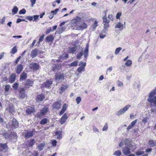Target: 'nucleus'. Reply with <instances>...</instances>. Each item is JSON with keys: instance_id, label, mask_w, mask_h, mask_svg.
<instances>
[{"instance_id": "obj_55", "label": "nucleus", "mask_w": 156, "mask_h": 156, "mask_svg": "<svg viewBox=\"0 0 156 156\" xmlns=\"http://www.w3.org/2000/svg\"><path fill=\"white\" fill-rule=\"evenodd\" d=\"M122 15V12H118L116 15V18L117 19H119L120 17Z\"/></svg>"}, {"instance_id": "obj_1", "label": "nucleus", "mask_w": 156, "mask_h": 156, "mask_svg": "<svg viewBox=\"0 0 156 156\" xmlns=\"http://www.w3.org/2000/svg\"><path fill=\"white\" fill-rule=\"evenodd\" d=\"M130 107L131 105L128 104L126 105L123 108L117 111L116 114L118 116H119L123 114L127 111Z\"/></svg>"}, {"instance_id": "obj_59", "label": "nucleus", "mask_w": 156, "mask_h": 156, "mask_svg": "<svg viewBox=\"0 0 156 156\" xmlns=\"http://www.w3.org/2000/svg\"><path fill=\"white\" fill-rule=\"evenodd\" d=\"M93 131L97 133H99V130L97 129V128L95 127V126H93Z\"/></svg>"}, {"instance_id": "obj_2", "label": "nucleus", "mask_w": 156, "mask_h": 156, "mask_svg": "<svg viewBox=\"0 0 156 156\" xmlns=\"http://www.w3.org/2000/svg\"><path fill=\"white\" fill-rule=\"evenodd\" d=\"M55 77L57 83L64 81L65 79L63 73L57 74L55 75Z\"/></svg>"}, {"instance_id": "obj_15", "label": "nucleus", "mask_w": 156, "mask_h": 156, "mask_svg": "<svg viewBox=\"0 0 156 156\" xmlns=\"http://www.w3.org/2000/svg\"><path fill=\"white\" fill-rule=\"evenodd\" d=\"M125 144L127 147H129L130 148H132L133 145L131 143V140L126 139L124 141Z\"/></svg>"}, {"instance_id": "obj_52", "label": "nucleus", "mask_w": 156, "mask_h": 156, "mask_svg": "<svg viewBox=\"0 0 156 156\" xmlns=\"http://www.w3.org/2000/svg\"><path fill=\"white\" fill-rule=\"evenodd\" d=\"M83 52L82 51L78 53L76 56L77 58H79L83 55Z\"/></svg>"}, {"instance_id": "obj_8", "label": "nucleus", "mask_w": 156, "mask_h": 156, "mask_svg": "<svg viewBox=\"0 0 156 156\" xmlns=\"http://www.w3.org/2000/svg\"><path fill=\"white\" fill-rule=\"evenodd\" d=\"M33 84V82L32 80L30 79H27L25 83L24 86L26 87L29 88L32 86Z\"/></svg>"}, {"instance_id": "obj_53", "label": "nucleus", "mask_w": 156, "mask_h": 156, "mask_svg": "<svg viewBox=\"0 0 156 156\" xmlns=\"http://www.w3.org/2000/svg\"><path fill=\"white\" fill-rule=\"evenodd\" d=\"M10 88V86L9 85H6L5 86V91L6 92H8L9 91Z\"/></svg>"}, {"instance_id": "obj_47", "label": "nucleus", "mask_w": 156, "mask_h": 156, "mask_svg": "<svg viewBox=\"0 0 156 156\" xmlns=\"http://www.w3.org/2000/svg\"><path fill=\"white\" fill-rule=\"evenodd\" d=\"M78 65L77 61L71 63L69 65L70 66H76Z\"/></svg>"}, {"instance_id": "obj_17", "label": "nucleus", "mask_w": 156, "mask_h": 156, "mask_svg": "<svg viewBox=\"0 0 156 156\" xmlns=\"http://www.w3.org/2000/svg\"><path fill=\"white\" fill-rule=\"evenodd\" d=\"M35 111V108L32 107H28L26 110V112L28 114H31Z\"/></svg>"}, {"instance_id": "obj_37", "label": "nucleus", "mask_w": 156, "mask_h": 156, "mask_svg": "<svg viewBox=\"0 0 156 156\" xmlns=\"http://www.w3.org/2000/svg\"><path fill=\"white\" fill-rule=\"evenodd\" d=\"M81 18L79 16H77L76 18L73 20V22L75 24H77V23L81 20Z\"/></svg>"}, {"instance_id": "obj_32", "label": "nucleus", "mask_w": 156, "mask_h": 156, "mask_svg": "<svg viewBox=\"0 0 156 156\" xmlns=\"http://www.w3.org/2000/svg\"><path fill=\"white\" fill-rule=\"evenodd\" d=\"M46 40L48 42H51L54 39V37L52 35H50L47 36L46 38Z\"/></svg>"}, {"instance_id": "obj_63", "label": "nucleus", "mask_w": 156, "mask_h": 156, "mask_svg": "<svg viewBox=\"0 0 156 156\" xmlns=\"http://www.w3.org/2000/svg\"><path fill=\"white\" fill-rule=\"evenodd\" d=\"M137 121V119H136L135 120L133 121L130 124L132 125L133 126L136 123Z\"/></svg>"}, {"instance_id": "obj_39", "label": "nucleus", "mask_w": 156, "mask_h": 156, "mask_svg": "<svg viewBox=\"0 0 156 156\" xmlns=\"http://www.w3.org/2000/svg\"><path fill=\"white\" fill-rule=\"evenodd\" d=\"M18 8L16 6H14L12 10V12L14 14H16L18 11Z\"/></svg>"}, {"instance_id": "obj_48", "label": "nucleus", "mask_w": 156, "mask_h": 156, "mask_svg": "<svg viewBox=\"0 0 156 156\" xmlns=\"http://www.w3.org/2000/svg\"><path fill=\"white\" fill-rule=\"evenodd\" d=\"M108 129V125L107 123H105V125L102 128V130L103 131H107Z\"/></svg>"}, {"instance_id": "obj_26", "label": "nucleus", "mask_w": 156, "mask_h": 156, "mask_svg": "<svg viewBox=\"0 0 156 156\" xmlns=\"http://www.w3.org/2000/svg\"><path fill=\"white\" fill-rule=\"evenodd\" d=\"M106 11H104L105 13V16L103 18V23H109L110 22L109 20H107L106 16Z\"/></svg>"}, {"instance_id": "obj_56", "label": "nucleus", "mask_w": 156, "mask_h": 156, "mask_svg": "<svg viewBox=\"0 0 156 156\" xmlns=\"http://www.w3.org/2000/svg\"><path fill=\"white\" fill-rule=\"evenodd\" d=\"M98 21H95L94 22V24L92 25V27L94 29H95L96 27L98 26Z\"/></svg>"}, {"instance_id": "obj_19", "label": "nucleus", "mask_w": 156, "mask_h": 156, "mask_svg": "<svg viewBox=\"0 0 156 156\" xmlns=\"http://www.w3.org/2000/svg\"><path fill=\"white\" fill-rule=\"evenodd\" d=\"M122 152L124 155H127L130 153V149L128 147H124L122 149Z\"/></svg>"}, {"instance_id": "obj_64", "label": "nucleus", "mask_w": 156, "mask_h": 156, "mask_svg": "<svg viewBox=\"0 0 156 156\" xmlns=\"http://www.w3.org/2000/svg\"><path fill=\"white\" fill-rule=\"evenodd\" d=\"M125 144L124 141H122L119 144V146L120 147H122Z\"/></svg>"}, {"instance_id": "obj_34", "label": "nucleus", "mask_w": 156, "mask_h": 156, "mask_svg": "<svg viewBox=\"0 0 156 156\" xmlns=\"http://www.w3.org/2000/svg\"><path fill=\"white\" fill-rule=\"evenodd\" d=\"M148 144L151 147H154L156 145V142L153 140H151L149 141Z\"/></svg>"}, {"instance_id": "obj_49", "label": "nucleus", "mask_w": 156, "mask_h": 156, "mask_svg": "<svg viewBox=\"0 0 156 156\" xmlns=\"http://www.w3.org/2000/svg\"><path fill=\"white\" fill-rule=\"evenodd\" d=\"M39 16V15H34L33 16V18H34L33 21L37 22V19H38Z\"/></svg>"}, {"instance_id": "obj_11", "label": "nucleus", "mask_w": 156, "mask_h": 156, "mask_svg": "<svg viewBox=\"0 0 156 156\" xmlns=\"http://www.w3.org/2000/svg\"><path fill=\"white\" fill-rule=\"evenodd\" d=\"M147 101L151 103V105L153 104L155 106H156V97L153 98H148Z\"/></svg>"}, {"instance_id": "obj_31", "label": "nucleus", "mask_w": 156, "mask_h": 156, "mask_svg": "<svg viewBox=\"0 0 156 156\" xmlns=\"http://www.w3.org/2000/svg\"><path fill=\"white\" fill-rule=\"evenodd\" d=\"M104 23V28L102 31V32L104 33H106V31L107 30L106 29L107 28L109 27V23Z\"/></svg>"}, {"instance_id": "obj_38", "label": "nucleus", "mask_w": 156, "mask_h": 156, "mask_svg": "<svg viewBox=\"0 0 156 156\" xmlns=\"http://www.w3.org/2000/svg\"><path fill=\"white\" fill-rule=\"evenodd\" d=\"M47 120L48 119L46 118L43 119L40 122V123L41 125H44L47 123Z\"/></svg>"}, {"instance_id": "obj_4", "label": "nucleus", "mask_w": 156, "mask_h": 156, "mask_svg": "<svg viewBox=\"0 0 156 156\" xmlns=\"http://www.w3.org/2000/svg\"><path fill=\"white\" fill-rule=\"evenodd\" d=\"M61 105L60 101H58L53 103L52 106L53 109L58 110L61 108Z\"/></svg>"}, {"instance_id": "obj_35", "label": "nucleus", "mask_w": 156, "mask_h": 156, "mask_svg": "<svg viewBox=\"0 0 156 156\" xmlns=\"http://www.w3.org/2000/svg\"><path fill=\"white\" fill-rule=\"evenodd\" d=\"M132 65V61L130 59H128L126 62L125 63V66L127 67H129L131 66Z\"/></svg>"}, {"instance_id": "obj_22", "label": "nucleus", "mask_w": 156, "mask_h": 156, "mask_svg": "<svg viewBox=\"0 0 156 156\" xmlns=\"http://www.w3.org/2000/svg\"><path fill=\"white\" fill-rule=\"evenodd\" d=\"M23 69L22 65L21 64L18 65L17 67L16 72L18 74H20L22 71Z\"/></svg>"}, {"instance_id": "obj_24", "label": "nucleus", "mask_w": 156, "mask_h": 156, "mask_svg": "<svg viewBox=\"0 0 156 156\" xmlns=\"http://www.w3.org/2000/svg\"><path fill=\"white\" fill-rule=\"evenodd\" d=\"M76 47H69L68 52L69 53H73L76 51Z\"/></svg>"}, {"instance_id": "obj_21", "label": "nucleus", "mask_w": 156, "mask_h": 156, "mask_svg": "<svg viewBox=\"0 0 156 156\" xmlns=\"http://www.w3.org/2000/svg\"><path fill=\"white\" fill-rule=\"evenodd\" d=\"M89 44L87 43L86 44L85 49L84 52V57L85 58H87L88 53Z\"/></svg>"}, {"instance_id": "obj_50", "label": "nucleus", "mask_w": 156, "mask_h": 156, "mask_svg": "<svg viewBox=\"0 0 156 156\" xmlns=\"http://www.w3.org/2000/svg\"><path fill=\"white\" fill-rule=\"evenodd\" d=\"M26 12V10L25 9H23L21 10L19 12V14H23L25 13Z\"/></svg>"}, {"instance_id": "obj_33", "label": "nucleus", "mask_w": 156, "mask_h": 156, "mask_svg": "<svg viewBox=\"0 0 156 156\" xmlns=\"http://www.w3.org/2000/svg\"><path fill=\"white\" fill-rule=\"evenodd\" d=\"M156 94V89L152 90L149 95L148 98H152Z\"/></svg>"}, {"instance_id": "obj_20", "label": "nucleus", "mask_w": 156, "mask_h": 156, "mask_svg": "<svg viewBox=\"0 0 156 156\" xmlns=\"http://www.w3.org/2000/svg\"><path fill=\"white\" fill-rule=\"evenodd\" d=\"M35 143V141L34 139L30 140L26 144V145L28 147H32Z\"/></svg>"}, {"instance_id": "obj_27", "label": "nucleus", "mask_w": 156, "mask_h": 156, "mask_svg": "<svg viewBox=\"0 0 156 156\" xmlns=\"http://www.w3.org/2000/svg\"><path fill=\"white\" fill-rule=\"evenodd\" d=\"M67 87V86L62 85L60 88V91L59 92L60 94H62V93L66 89Z\"/></svg>"}, {"instance_id": "obj_10", "label": "nucleus", "mask_w": 156, "mask_h": 156, "mask_svg": "<svg viewBox=\"0 0 156 156\" xmlns=\"http://www.w3.org/2000/svg\"><path fill=\"white\" fill-rule=\"evenodd\" d=\"M18 126V123L16 119H13L11 123V127L13 129H15L17 128Z\"/></svg>"}, {"instance_id": "obj_5", "label": "nucleus", "mask_w": 156, "mask_h": 156, "mask_svg": "<svg viewBox=\"0 0 156 156\" xmlns=\"http://www.w3.org/2000/svg\"><path fill=\"white\" fill-rule=\"evenodd\" d=\"M7 106L6 110L8 111L9 113H12L14 111L15 109L12 104L10 103L7 105Z\"/></svg>"}, {"instance_id": "obj_12", "label": "nucleus", "mask_w": 156, "mask_h": 156, "mask_svg": "<svg viewBox=\"0 0 156 156\" xmlns=\"http://www.w3.org/2000/svg\"><path fill=\"white\" fill-rule=\"evenodd\" d=\"M68 118V116L66 113L63 114L60 120V123L62 125L66 121Z\"/></svg>"}, {"instance_id": "obj_30", "label": "nucleus", "mask_w": 156, "mask_h": 156, "mask_svg": "<svg viewBox=\"0 0 156 156\" xmlns=\"http://www.w3.org/2000/svg\"><path fill=\"white\" fill-rule=\"evenodd\" d=\"M87 27V25L85 23H83L81 25H79L78 27V28L80 30H83L86 29Z\"/></svg>"}, {"instance_id": "obj_54", "label": "nucleus", "mask_w": 156, "mask_h": 156, "mask_svg": "<svg viewBox=\"0 0 156 156\" xmlns=\"http://www.w3.org/2000/svg\"><path fill=\"white\" fill-rule=\"evenodd\" d=\"M57 143V142L56 140H53L51 141V144L54 147H55L56 146Z\"/></svg>"}, {"instance_id": "obj_6", "label": "nucleus", "mask_w": 156, "mask_h": 156, "mask_svg": "<svg viewBox=\"0 0 156 156\" xmlns=\"http://www.w3.org/2000/svg\"><path fill=\"white\" fill-rule=\"evenodd\" d=\"M29 66L30 68L33 70H37L39 68V65L37 63L32 62Z\"/></svg>"}, {"instance_id": "obj_9", "label": "nucleus", "mask_w": 156, "mask_h": 156, "mask_svg": "<svg viewBox=\"0 0 156 156\" xmlns=\"http://www.w3.org/2000/svg\"><path fill=\"white\" fill-rule=\"evenodd\" d=\"M45 98V96L43 94L37 95L36 98V101L40 103L43 101Z\"/></svg>"}, {"instance_id": "obj_36", "label": "nucleus", "mask_w": 156, "mask_h": 156, "mask_svg": "<svg viewBox=\"0 0 156 156\" xmlns=\"http://www.w3.org/2000/svg\"><path fill=\"white\" fill-rule=\"evenodd\" d=\"M17 51V49L16 46H14L12 49L11 51H10V53L12 54H15Z\"/></svg>"}, {"instance_id": "obj_41", "label": "nucleus", "mask_w": 156, "mask_h": 156, "mask_svg": "<svg viewBox=\"0 0 156 156\" xmlns=\"http://www.w3.org/2000/svg\"><path fill=\"white\" fill-rule=\"evenodd\" d=\"M15 76L14 74H12L10 78V81L11 82H13L15 80Z\"/></svg>"}, {"instance_id": "obj_40", "label": "nucleus", "mask_w": 156, "mask_h": 156, "mask_svg": "<svg viewBox=\"0 0 156 156\" xmlns=\"http://www.w3.org/2000/svg\"><path fill=\"white\" fill-rule=\"evenodd\" d=\"M144 152L143 151L138 150L136 152L135 154L137 156H139L144 154Z\"/></svg>"}, {"instance_id": "obj_29", "label": "nucleus", "mask_w": 156, "mask_h": 156, "mask_svg": "<svg viewBox=\"0 0 156 156\" xmlns=\"http://www.w3.org/2000/svg\"><path fill=\"white\" fill-rule=\"evenodd\" d=\"M27 77V73H24V72H23L21 74L20 76V80H23L25 79Z\"/></svg>"}, {"instance_id": "obj_16", "label": "nucleus", "mask_w": 156, "mask_h": 156, "mask_svg": "<svg viewBox=\"0 0 156 156\" xmlns=\"http://www.w3.org/2000/svg\"><path fill=\"white\" fill-rule=\"evenodd\" d=\"M38 51V49L37 48H36L32 50L30 53V56L32 58L35 57L37 55Z\"/></svg>"}, {"instance_id": "obj_18", "label": "nucleus", "mask_w": 156, "mask_h": 156, "mask_svg": "<svg viewBox=\"0 0 156 156\" xmlns=\"http://www.w3.org/2000/svg\"><path fill=\"white\" fill-rule=\"evenodd\" d=\"M86 66V63H83L81 66L79 67L77 69V71L81 73L82 72L85 71V67Z\"/></svg>"}, {"instance_id": "obj_44", "label": "nucleus", "mask_w": 156, "mask_h": 156, "mask_svg": "<svg viewBox=\"0 0 156 156\" xmlns=\"http://www.w3.org/2000/svg\"><path fill=\"white\" fill-rule=\"evenodd\" d=\"M122 48L120 47L116 48L115 49V55H118L119 54V51L122 50Z\"/></svg>"}, {"instance_id": "obj_46", "label": "nucleus", "mask_w": 156, "mask_h": 156, "mask_svg": "<svg viewBox=\"0 0 156 156\" xmlns=\"http://www.w3.org/2000/svg\"><path fill=\"white\" fill-rule=\"evenodd\" d=\"M44 146V144L42 143L38 146V147L40 151H41L43 150V148Z\"/></svg>"}, {"instance_id": "obj_3", "label": "nucleus", "mask_w": 156, "mask_h": 156, "mask_svg": "<svg viewBox=\"0 0 156 156\" xmlns=\"http://www.w3.org/2000/svg\"><path fill=\"white\" fill-rule=\"evenodd\" d=\"M34 134L33 131L30 130H25L23 132L24 137L26 138H28L32 136Z\"/></svg>"}, {"instance_id": "obj_25", "label": "nucleus", "mask_w": 156, "mask_h": 156, "mask_svg": "<svg viewBox=\"0 0 156 156\" xmlns=\"http://www.w3.org/2000/svg\"><path fill=\"white\" fill-rule=\"evenodd\" d=\"M55 134L57 136V138L58 139H60L62 137V131L59 130L55 132Z\"/></svg>"}, {"instance_id": "obj_7", "label": "nucleus", "mask_w": 156, "mask_h": 156, "mask_svg": "<svg viewBox=\"0 0 156 156\" xmlns=\"http://www.w3.org/2000/svg\"><path fill=\"white\" fill-rule=\"evenodd\" d=\"M52 82L51 80L47 81L43 83L41 85V87H42L49 88L52 84Z\"/></svg>"}, {"instance_id": "obj_13", "label": "nucleus", "mask_w": 156, "mask_h": 156, "mask_svg": "<svg viewBox=\"0 0 156 156\" xmlns=\"http://www.w3.org/2000/svg\"><path fill=\"white\" fill-rule=\"evenodd\" d=\"M19 91L20 98L23 99L25 98L26 95L25 94L24 88H20Z\"/></svg>"}, {"instance_id": "obj_14", "label": "nucleus", "mask_w": 156, "mask_h": 156, "mask_svg": "<svg viewBox=\"0 0 156 156\" xmlns=\"http://www.w3.org/2000/svg\"><path fill=\"white\" fill-rule=\"evenodd\" d=\"M8 149L7 145L6 144H0V151H5Z\"/></svg>"}, {"instance_id": "obj_23", "label": "nucleus", "mask_w": 156, "mask_h": 156, "mask_svg": "<svg viewBox=\"0 0 156 156\" xmlns=\"http://www.w3.org/2000/svg\"><path fill=\"white\" fill-rule=\"evenodd\" d=\"M48 108L45 107L43 108L40 111V114L41 115H45L48 111Z\"/></svg>"}, {"instance_id": "obj_62", "label": "nucleus", "mask_w": 156, "mask_h": 156, "mask_svg": "<svg viewBox=\"0 0 156 156\" xmlns=\"http://www.w3.org/2000/svg\"><path fill=\"white\" fill-rule=\"evenodd\" d=\"M22 21L27 22V21L25 20L24 19H20V18H18L17 20L16 23H18L20 22H21Z\"/></svg>"}, {"instance_id": "obj_51", "label": "nucleus", "mask_w": 156, "mask_h": 156, "mask_svg": "<svg viewBox=\"0 0 156 156\" xmlns=\"http://www.w3.org/2000/svg\"><path fill=\"white\" fill-rule=\"evenodd\" d=\"M76 101L77 104H78L81 101V98L80 97H78L76 99Z\"/></svg>"}, {"instance_id": "obj_43", "label": "nucleus", "mask_w": 156, "mask_h": 156, "mask_svg": "<svg viewBox=\"0 0 156 156\" xmlns=\"http://www.w3.org/2000/svg\"><path fill=\"white\" fill-rule=\"evenodd\" d=\"M18 87V83H15L12 85V87L15 90H17Z\"/></svg>"}, {"instance_id": "obj_28", "label": "nucleus", "mask_w": 156, "mask_h": 156, "mask_svg": "<svg viewBox=\"0 0 156 156\" xmlns=\"http://www.w3.org/2000/svg\"><path fill=\"white\" fill-rule=\"evenodd\" d=\"M115 28H119L122 30L123 28V25L120 22H118L115 27Z\"/></svg>"}, {"instance_id": "obj_57", "label": "nucleus", "mask_w": 156, "mask_h": 156, "mask_svg": "<svg viewBox=\"0 0 156 156\" xmlns=\"http://www.w3.org/2000/svg\"><path fill=\"white\" fill-rule=\"evenodd\" d=\"M67 109V105L66 103H65L62 106V109L64 111H66Z\"/></svg>"}, {"instance_id": "obj_45", "label": "nucleus", "mask_w": 156, "mask_h": 156, "mask_svg": "<svg viewBox=\"0 0 156 156\" xmlns=\"http://www.w3.org/2000/svg\"><path fill=\"white\" fill-rule=\"evenodd\" d=\"M11 137L12 138L16 139L17 138V134L15 132H12L11 133L10 135Z\"/></svg>"}, {"instance_id": "obj_61", "label": "nucleus", "mask_w": 156, "mask_h": 156, "mask_svg": "<svg viewBox=\"0 0 156 156\" xmlns=\"http://www.w3.org/2000/svg\"><path fill=\"white\" fill-rule=\"evenodd\" d=\"M57 67L58 66L57 65H55L53 67L52 70L55 72H56L58 70Z\"/></svg>"}, {"instance_id": "obj_58", "label": "nucleus", "mask_w": 156, "mask_h": 156, "mask_svg": "<svg viewBox=\"0 0 156 156\" xmlns=\"http://www.w3.org/2000/svg\"><path fill=\"white\" fill-rule=\"evenodd\" d=\"M117 84L118 87H122L123 85V84L122 82L119 81H117Z\"/></svg>"}, {"instance_id": "obj_60", "label": "nucleus", "mask_w": 156, "mask_h": 156, "mask_svg": "<svg viewBox=\"0 0 156 156\" xmlns=\"http://www.w3.org/2000/svg\"><path fill=\"white\" fill-rule=\"evenodd\" d=\"M26 18L30 21H31L32 20L33 21V16H28L26 17Z\"/></svg>"}, {"instance_id": "obj_42", "label": "nucleus", "mask_w": 156, "mask_h": 156, "mask_svg": "<svg viewBox=\"0 0 156 156\" xmlns=\"http://www.w3.org/2000/svg\"><path fill=\"white\" fill-rule=\"evenodd\" d=\"M121 154V152L117 150L116 151H115L113 154L114 155H116V156H120Z\"/></svg>"}]
</instances>
